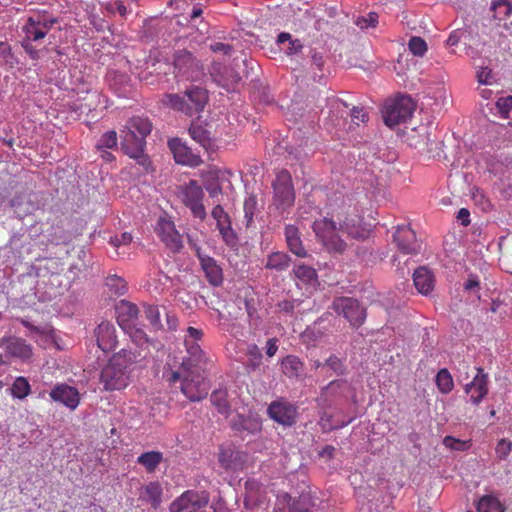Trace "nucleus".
<instances>
[{
    "instance_id": "4468645a",
    "label": "nucleus",
    "mask_w": 512,
    "mask_h": 512,
    "mask_svg": "<svg viewBox=\"0 0 512 512\" xmlns=\"http://www.w3.org/2000/svg\"><path fill=\"white\" fill-rule=\"evenodd\" d=\"M268 415L281 425L291 426L296 422L297 407L286 400H276L268 406Z\"/></svg>"
},
{
    "instance_id": "bf43d9fd",
    "label": "nucleus",
    "mask_w": 512,
    "mask_h": 512,
    "mask_svg": "<svg viewBox=\"0 0 512 512\" xmlns=\"http://www.w3.org/2000/svg\"><path fill=\"white\" fill-rule=\"evenodd\" d=\"M12 56L11 45L9 42L0 41V57L3 58L6 62H9V58Z\"/></svg>"
},
{
    "instance_id": "393cba45",
    "label": "nucleus",
    "mask_w": 512,
    "mask_h": 512,
    "mask_svg": "<svg viewBox=\"0 0 512 512\" xmlns=\"http://www.w3.org/2000/svg\"><path fill=\"white\" fill-rule=\"evenodd\" d=\"M5 349L11 356L22 360H28L33 355L32 346L24 339L18 337L8 338L6 340Z\"/></svg>"
},
{
    "instance_id": "4be33fe9",
    "label": "nucleus",
    "mask_w": 512,
    "mask_h": 512,
    "mask_svg": "<svg viewBox=\"0 0 512 512\" xmlns=\"http://www.w3.org/2000/svg\"><path fill=\"white\" fill-rule=\"evenodd\" d=\"M95 336L97 345L102 351L109 352L115 349L117 336L116 328L113 323L102 321L95 329Z\"/></svg>"
},
{
    "instance_id": "f03ea898",
    "label": "nucleus",
    "mask_w": 512,
    "mask_h": 512,
    "mask_svg": "<svg viewBox=\"0 0 512 512\" xmlns=\"http://www.w3.org/2000/svg\"><path fill=\"white\" fill-rule=\"evenodd\" d=\"M143 357L140 351H133L131 348L121 349L114 354L100 374V381L104 389L114 391L125 388L128 385L133 365Z\"/></svg>"
},
{
    "instance_id": "69168bd1",
    "label": "nucleus",
    "mask_w": 512,
    "mask_h": 512,
    "mask_svg": "<svg viewBox=\"0 0 512 512\" xmlns=\"http://www.w3.org/2000/svg\"><path fill=\"white\" fill-rule=\"evenodd\" d=\"M497 106L502 111H510L512 109V95L504 98H500L497 102Z\"/></svg>"
},
{
    "instance_id": "49530a36",
    "label": "nucleus",
    "mask_w": 512,
    "mask_h": 512,
    "mask_svg": "<svg viewBox=\"0 0 512 512\" xmlns=\"http://www.w3.org/2000/svg\"><path fill=\"white\" fill-rule=\"evenodd\" d=\"M325 365L328 366L334 373L338 376L344 375L346 372V367L344 362L337 357L336 355H331L325 362Z\"/></svg>"
},
{
    "instance_id": "f257e3e1",
    "label": "nucleus",
    "mask_w": 512,
    "mask_h": 512,
    "mask_svg": "<svg viewBox=\"0 0 512 512\" xmlns=\"http://www.w3.org/2000/svg\"><path fill=\"white\" fill-rule=\"evenodd\" d=\"M333 218L335 219L325 217L315 220L312 226L317 239L327 250L341 253L346 249V243L339 236V232L357 240L368 237L369 231L363 226L356 209L350 205L335 211Z\"/></svg>"
},
{
    "instance_id": "e433bc0d",
    "label": "nucleus",
    "mask_w": 512,
    "mask_h": 512,
    "mask_svg": "<svg viewBox=\"0 0 512 512\" xmlns=\"http://www.w3.org/2000/svg\"><path fill=\"white\" fill-rule=\"evenodd\" d=\"M295 277L304 284L314 285L317 283L318 276L316 270L312 266L297 265L294 268Z\"/></svg>"
},
{
    "instance_id": "4c0bfd02",
    "label": "nucleus",
    "mask_w": 512,
    "mask_h": 512,
    "mask_svg": "<svg viewBox=\"0 0 512 512\" xmlns=\"http://www.w3.org/2000/svg\"><path fill=\"white\" fill-rule=\"evenodd\" d=\"M291 258L284 252H273L268 256L265 267L267 269H274L283 271L290 265Z\"/></svg>"
},
{
    "instance_id": "bb28decb",
    "label": "nucleus",
    "mask_w": 512,
    "mask_h": 512,
    "mask_svg": "<svg viewBox=\"0 0 512 512\" xmlns=\"http://www.w3.org/2000/svg\"><path fill=\"white\" fill-rule=\"evenodd\" d=\"M413 282L417 291L423 295H428L434 289V276L426 267L414 271Z\"/></svg>"
},
{
    "instance_id": "de8ad7c7",
    "label": "nucleus",
    "mask_w": 512,
    "mask_h": 512,
    "mask_svg": "<svg viewBox=\"0 0 512 512\" xmlns=\"http://www.w3.org/2000/svg\"><path fill=\"white\" fill-rule=\"evenodd\" d=\"M185 346L187 348V352L190 354V357L187 359L195 360L196 363L201 365L202 350L200 349V346L196 342L190 341L189 339H185Z\"/></svg>"
},
{
    "instance_id": "72a5a7b5",
    "label": "nucleus",
    "mask_w": 512,
    "mask_h": 512,
    "mask_svg": "<svg viewBox=\"0 0 512 512\" xmlns=\"http://www.w3.org/2000/svg\"><path fill=\"white\" fill-rule=\"evenodd\" d=\"M189 135L195 142L199 143L206 150L212 146L210 131L200 124H191L189 128Z\"/></svg>"
},
{
    "instance_id": "8fccbe9b",
    "label": "nucleus",
    "mask_w": 512,
    "mask_h": 512,
    "mask_svg": "<svg viewBox=\"0 0 512 512\" xmlns=\"http://www.w3.org/2000/svg\"><path fill=\"white\" fill-rule=\"evenodd\" d=\"M512 450V442L508 439H500L497 443L495 453L500 460L505 459Z\"/></svg>"
},
{
    "instance_id": "1a4fd4ad",
    "label": "nucleus",
    "mask_w": 512,
    "mask_h": 512,
    "mask_svg": "<svg viewBox=\"0 0 512 512\" xmlns=\"http://www.w3.org/2000/svg\"><path fill=\"white\" fill-rule=\"evenodd\" d=\"M174 70L176 76L195 81L203 75V64L190 51L179 50L174 55Z\"/></svg>"
},
{
    "instance_id": "f3484780",
    "label": "nucleus",
    "mask_w": 512,
    "mask_h": 512,
    "mask_svg": "<svg viewBox=\"0 0 512 512\" xmlns=\"http://www.w3.org/2000/svg\"><path fill=\"white\" fill-rule=\"evenodd\" d=\"M211 215L215 219L219 233L221 234L225 243L229 246L236 245L237 234L232 228L231 218L229 214L224 210V208L220 204H217L212 209Z\"/></svg>"
},
{
    "instance_id": "0e129e2a",
    "label": "nucleus",
    "mask_w": 512,
    "mask_h": 512,
    "mask_svg": "<svg viewBox=\"0 0 512 512\" xmlns=\"http://www.w3.org/2000/svg\"><path fill=\"white\" fill-rule=\"evenodd\" d=\"M457 219L463 226H468L470 224V212L466 208H461L457 213Z\"/></svg>"
},
{
    "instance_id": "603ef678",
    "label": "nucleus",
    "mask_w": 512,
    "mask_h": 512,
    "mask_svg": "<svg viewBox=\"0 0 512 512\" xmlns=\"http://www.w3.org/2000/svg\"><path fill=\"white\" fill-rule=\"evenodd\" d=\"M377 23L378 15L374 12L369 13L367 17H362L357 21V25H359L361 28L375 27Z\"/></svg>"
},
{
    "instance_id": "2f4dec72",
    "label": "nucleus",
    "mask_w": 512,
    "mask_h": 512,
    "mask_svg": "<svg viewBox=\"0 0 512 512\" xmlns=\"http://www.w3.org/2000/svg\"><path fill=\"white\" fill-rule=\"evenodd\" d=\"M117 313V318L121 325L135 320L138 317L139 309L135 304L123 300L117 306Z\"/></svg>"
},
{
    "instance_id": "79ce46f5",
    "label": "nucleus",
    "mask_w": 512,
    "mask_h": 512,
    "mask_svg": "<svg viewBox=\"0 0 512 512\" xmlns=\"http://www.w3.org/2000/svg\"><path fill=\"white\" fill-rule=\"evenodd\" d=\"M210 400L220 413L225 414L228 412L229 403L227 400V392L226 391H224V390L213 391L210 396Z\"/></svg>"
},
{
    "instance_id": "09e8293b",
    "label": "nucleus",
    "mask_w": 512,
    "mask_h": 512,
    "mask_svg": "<svg viewBox=\"0 0 512 512\" xmlns=\"http://www.w3.org/2000/svg\"><path fill=\"white\" fill-rule=\"evenodd\" d=\"M443 444L447 448L452 449V450H457V451H465L470 446L467 441H462V440L456 439L452 436H446L443 439Z\"/></svg>"
},
{
    "instance_id": "5fc2aeb1",
    "label": "nucleus",
    "mask_w": 512,
    "mask_h": 512,
    "mask_svg": "<svg viewBox=\"0 0 512 512\" xmlns=\"http://www.w3.org/2000/svg\"><path fill=\"white\" fill-rule=\"evenodd\" d=\"M133 240L132 235L129 232H124L121 234L120 237L116 236L114 238H111V244H113L116 247H119L120 245H127L130 244Z\"/></svg>"
},
{
    "instance_id": "37998d69",
    "label": "nucleus",
    "mask_w": 512,
    "mask_h": 512,
    "mask_svg": "<svg viewBox=\"0 0 512 512\" xmlns=\"http://www.w3.org/2000/svg\"><path fill=\"white\" fill-rule=\"evenodd\" d=\"M106 286L110 291L117 295H123L127 291V284L125 280L119 276H108L105 281Z\"/></svg>"
},
{
    "instance_id": "ddd939ff",
    "label": "nucleus",
    "mask_w": 512,
    "mask_h": 512,
    "mask_svg": "<svg viewBox=\"0 0 512 512\" xmlns=\"http://www.w3.org/2000/svg\"><path fill=\"white\" fill-rule=\"evenodd\" d=\"M244 505L249 512H266L269 501L265 489L255 481L245 484Z\"/></svg>"
},
{
    "instance_id": "39448f33",
    "label": "nucleus",
    "mask_w": 512,
    "mask_h": 512,
    "mask_svg": "<svg viewBox=\"0 0 512 512\" xmlns=\"http://www.w3.org/2000/svg\"><path fill=\"white\" fill-rule=\"evenodd\" d=\"M208 100V91L205 88L192 85L184 91L183 95H164L162 103L175 111L193 116L204 110Z\"/></svg>"
},
{
    "instance_id": "20e7f679",
    "label": "nucleus",
    "mask_w": 512,
    "mask_h": 512,
    "mask_svg": "<svg viewBox=\"0 0 512 512\" xmlns=\"http://www.w3.org/2000/svg\"><path fill=\"white\" fill-rule=\"evenodd\" d=\"M181 380V391L191 401H200L208 395L204 368L192 359H183L179 371H171L167 381L174 384Z\"/></svg>"
},
{
    "instance_id": "0eeeda50",
    "label": "nucleus",
    "mask_w": 512,
    "mask_h": 512,
    "mask_svg": "<svg viewBox=\"0 0 512 512\" xmlns=\"http://www.w3.org/2000/svg\"><path fill=\"white\" fill-rule=\"evenodd\" d=\"M415 110V103L410 96L400 95L386 102L383 110L384 122L394 127L411 118Z\"/></svg>"
},
{
    "instance_id": "13d9d810",
    "label": "nucleus",
    "mask_w": 512,
    "mask_h": 512,
    "mask_svg": "<svg viewBox=\"0 0 512 512\" xmlns=\"http://www.w3.org/2000/svg\"><path fill=\"white\" fill-rule=\"evenodd\" d=\"M477 78H478V81L479 83L481 84H491L492 81V70L489 69L488 67H484L482 68L478 73H477Z\"/></svg>"
},
{
    "instance_id": "aec40b11",
    "label": "nucleus",
    "mask_w": 512,
    "mask_h": 512,
    "mask_svg": "<svg viewBox=\"0 0 512 512\" xmlns=\"http://www.w3.org/2000/svg\"><path fill=\"white\" fill-rule=\"evenodd\" d=\"M168 146L174 155V159L178 164L197 167L202 163L199 155L194 154L192 150L179 138L169 140Z\"/></svg>"
},
{
    "instance_id": "473e14b6",
    "label": "nucleus",
    "mask_w": 512,
    "mask_h": 512,
    "mask_svg": "<svg viewBox=\"0 0 512 512\" xmlns=\"http://www.w3.org/2000/svg\"><path fill=\"white\" fill-rule=\"evenodd\" d=\"M246 356H247V362L245 363V368L247 372H255L262 364V352L260 348L254 344L251 343L247 346L246 349Z\"/></svg>"
},
{
    "instance_id": "680f3d73",
    "label": "nucleus",
    "mask_w": 512,
    "mask_h": 512,
    "mask_svg": "<svg viewBox=\"0 0 512 512\" xmlns=\"http://www.w3.org/2000/svg\"><path fill=\"white\" fill-rule=\"evenodd\" d=\"M303 48V45L300 40L293 39L287 46L286 52L288 55H293L299 53Z\"/></svg>"
},
{
    "instance_id": "3c124183",
    "label": "nucleus",
    "mask_w": 512,
    "mask_h": 512,
    "mask_svg": "<svg viewBox=\"0 0 512 512\" xmlns=\"http://www.w3.org/2000/svg\"><path fill=\"white\" fill-rule=\"evenodd\" d=\"M144 312L151 325L156 326L160 323V313L157 306L147 305L145 306Z\"/></svg>"
},
{
    "instance_id": "423d86ee",
    "label": "nucleus",
    "mask_w": 512,
    "mask_h": 512,
    "mask_svg": "<svg viewBox=\"0 0 512 512\" xmlns=\"http://www.w3.org/2000/svg\"><path fill=\"white\" fill-rule=\"evenodd\" d=\"M273 202L272 205L280 215L289 213L295 203V190L290 173L287 170H281L276 174L272 183Z\"/></svg>"
},
{
    "instance_id": "a18cd8bd",
    "label": "nucleus",
    "mask_w": 512,
    "mask_h": 512,
    "mask_svg": "<svg viewBox=\"0 0 512 512\" xmlns=\"http://www.w3.org/2000/svg\"><path fill=\"white\" fill-rule=\"evenodd\" d=\"M408 47L410 52L415 56H423L427 51V44L424 39L418 36L410 38Z\"/></svg>"
},
{
    "instance_id": "052dcab7",
    "label": "nucleus",
    "mask_w": 512,
    "mask_h": 512,
    "mask_svg": "<svg viewBox=\"0 0 512 512\" xmlns=\"http://www.w3.org/2000/svg\"><path fill=\"white\" fill-rule=\"evenodd\" d=\"M203 336V331L201 329L189 326L187 328V335L185 339H189L190 341L196 342L200 340Z\"/></svg>"
},
{
    "instance_id": "9d476101",
    "label": "nucleus",
    "mask_w": 512,
    "mask_h": 512,
    "mask_svg": "<svg viewBox=\"0 0 512 512\" xmlns=\"http://www.w3.org/2000/svg\"><path fill=\"white\" fill-rule=\"evenodd\" d=\"M331 308L338 315H342L353 328H359L366 319V309L358 300L351 297L335 298Z\"/></svg>"
},
{
    "instance_id": "412c9836",
    "label": "nucleus",
    "mask_w": 512,
    "mask_h": 512,
    "mask_svg": "<svg viewBox=\"0 0 512 512\" xmlns=\"http://www.w3.org/2000/svg\"><path fill=\"white\" fill-rule=\"evenodd\" d=\"M393 238L398 249L404 254H416L420 249L415 232L408 226H398Z\"/></svg>"
},
{
    "instance_id": "c756f323",
    "label": "nucleus",
    "mask_w": 512,
    "mask_h": 512,
    "mask_svg": "<svg viewBox=\"0 0 512 512\" xmlns=\"http://www.w3.org/2000/svg\"><path fill=\"white\" fill-rule=\"evenodd\" d=\"M244 224L246 228L254 227V217L260 213L256 195L251 194L245 198L243 203Z\"/></svg>"
},
{
    "instance_id": "b1692460",
    "label": "nucleus",
    "mask_w": 512,
    "mask_h": 512,
    "mask_svg": "<svg viewBox=\"0 0 512 512\" xmlns=\"http://www.w3.org/2000/svg\"><path fill=\"white\" fill-rule=\"evenodd\" d=\"M218 462L224 470L235 472L243 469L245 455L231 448L221 447L218 453Z\"/></svg>"
},
{
    "instance_id": "338daca9",
    "label": "nucleus",
    "mask_w": 512,
    "mask_h": 512,
    "mask_svg": "<svg viewBox=\"0 0 512 512\" xmlns=\"http://www.w3.org/2000/svg\"><path fill=\"white\" fill-rule=\"evenodd\" d=\"M133 341L135 342V344L142 347L144 344L148 343V338L143 331L137 330L135 332V335L133 336Z\"/></svg>"
},
{
    "instance_id": "58836bf2",
    "label": "nucleus",
    "mask_w": 512,
    "mask_h": 512,
    "mask_svg": "<svg viewBox=\"0 0 512 512\" xmlns=\"http://www.w3.org/2000/svg\"><path fill=\"white\" fill-rule=\"evenodd\" d=\"M437 388L443 394L450 393L454 388L453 378L450 372L446 369H440L435 379Z\"/></svg>"
},
{
    "instance_id": "4d7b16f0",
    "label": "nucleus",
    "mask_w": 512,
    "mask_h": 512,
    "mask_svg": "<svg viewBox=\"0 0 512 512\" xmlns=\"http://www.w3.org/2000/svg\"><path fill=\"white\" fill-rule=\"evenodd\" d=\"M210 49L215 53H222L228 55L232 51V46L222 42H214L210 45Z\"/></svg>"
},
{
    "instance_id": "2eb2a0df",
    "label": "nucleus",
    "mask_w": 512,
    "mask_h": 512,
    "mask_svg": "<svg viewBox=\"0 0 512 512\" xmlns=\"http://www.w3.org/2000/svg\"><path fill=\"white\" fill-rule=\"evenodd\" d=\"M156 232L161 241L172 252H179L183 247L181 234L176 230L172 221L161 218L157 223Z\"/></svg>"
},
{
    "instance_id": "c9c22d12",
    "label": "nucleus",
    "mask_w": 512,
    "mask_h": 512,
    "mask_svg": "<svg viewBox=\"0 0 512 512\" xmlns=\"http://www.w3.org/2000/svg\"><path fill=\"white\" fill-rule=\"evenodd\" d=\"M477 512H504L503 504L492 495H484L477 503Z\"/></svg>"
},
{
    "instance_id": "6e6d98bb",
    "label": "nucleus",
    "mask_w": 512,
    "mask_h": 512,
    "mask_svg": "<svg viewBox=\"0 0 512 512\" xmlns=\"http://www.w3.org/2000/svg\"><path fill=\"white\" fill-rule=\"evenodd\" d=\"M22 47L32 60L39 59V51L31 44V40H22Z\"/></svg>"
},
{
    "instance_id": "6ab92c4d",
    "label": "nucleus",
    "mask_w": 512,
    "mask_h": 512,
    "mask_svg": "<svg viewBox=\"0 0 512 512\" xmlns=\"http://www.w3.org/2000/svg\"><path fill=\"white\" fill-rule=\"evenodd\" d=\"M196 256L209 284L214 287L220 286L223 283V271L217 264V261L209 255L202 253L199 247L196 248Z\"/></svg>"
},
{
    "instance_id": "f8f14e48",
    "label": "nucleus",
    "mask_w": 512,
    "mask_h": 512,
    "mask_svg": "<svg viewBox=\"0 0 512 512\" xmlns=\"http://www.w3.org/2000/svg\"><path fill=\"white\" fill-rule=\"evenodd\" d=\"M209 495L202 491L186 490L169 506L170 512H198L207 506Z\"/></svg>"
},
{
    "instance_id": "a878e982",
    "label": "nucleus",
    "mask_w": 512,
    "mask_h": 512,
    "mask_svg": "<svg viewBox=\"0 0 512 512\" xmlns=\"http://www.w3.org/2000/svg\"><path fill=\"white\" fill-rule=\"evenodd\" d=\"M163 488L158 481H152L144 485L139 494V499L150 503L153 508H158L162 502Z\"/></svg>"
},
{
    "instance_id": "dca6fc26",
    "label": "nucleus",
    "mask_w": 512,
    "mask_h": 512,
    "mask_svg": "<svg viewBox=\"0 0 512 512\" xmlns=\"http://www.w3.org/2000/svg\"><path fill=\"white\" fill-rule=\"evenodd\" d=\"M477 374L473 380L464 387L466 394L470 396V401L474 405H479L488 394V374L484 369L477 367Z\"/></svg>"
},
{
    "instance_id": "f704fd0d",
    "label": "nucleus",
    "mask_w": 512,
    "mask_h": 512,
    "mask_svg": "<svg viewBox=\"0 0 512 512\" xmlns=\"http://www.w3.org/2000/svg\"><path fill=\"white\" fill-rule=\"evenodd\" d=\"M291 496L284 493L277 497V503L274 512H311L309 509L302 507V502L298 501L293 508L290 507Z\"/></svg>"
},
{
    "instance_id": "7c9ffc66",
    "label": "nucleus",
    "mask_w": 512,
    "mask_h": 512,
    "mask_svg": "<svg viewBox=\"0 0 512 512\" xmlns=\"http://www.w3.org/2000/svg\"><path fill=\"white\" fill-rule=\"evenodd\" d=\"M163 461V453L160 451H148L137 458V463L142 465L148 473H153Z\"/></svg>"
},
{
    "instance_id": "774afa93",
    "label": "nucleus",
    "mask_w": 512,
    "mask_h": 512,
    "mask_svg": "<svg viewBox=\"0 0 512 512\" xmlns=\"http://www.w3.org/2000/svg\"><path fill=\"white\" fill-rule=\"evenodd\" d=\"M478 287H479V280L477 279L476 276L470 275L468 280L464 284V289L470 291V290H473Z\"/></svg>"
},
{
    "instance_id": "7ed1b4c3",
    "label": "nucleus",
    "mask_w": 512,
    "mask_h": 512,
    "mask_svg": "<svg viewBox=\"0 0 512 512\" xmlns=\"http://www.w3.org/2000/svg\"><path fill=\"white\" fill-rule=\"evenodd\" d=\"M152 128V122L147 117L133 116L120 130L122 150L129 157L137 159L141 165L148 162L144 150L146 137L151 133Z\"/></svg>"
},
{
    "instance_id": "864d4df0",
    "label": "nucleus",
    "mask_w": 512,
    "mask_h": 512,
    "mask_svg": "<svg viewBox=\"0 0 512 512\" xmlns=\"http://www.w3.org/2000/svg\"><path fill=\"white\" fill-rule=\"evenodd\" d=\"M351 117L356 124H359V122L364 123L368 120V114L364 111L363 108L360 107L352 108Z\"/></svg>"
},
{
    "instance_id": "a19ab883",
    "label": "nucleus",
    "mask_w": 512,
    "mask_h": 512,
    "mask_svg": "<svg viewBox=\"0 0 512 512\" xmlns=\"http://www.w3.org/2000/svg\"><path fill=\"white\" fill-rule=\"evenodd\" d=\"M31 392V386L25 377H17L11 387V394L18 399H24Z\"/></svg>"
},
{
    "instance_id": "ea45409f",
    "label": "nucleus",
    "mask_w": 512,
    "mask_h": 512,
    "mask_svg": "<svg viewBox=\"0 0 512 512\" xmlns=\"http://www.w3.org/2000/svg\"><path fill=\"white\" fill-rule=\"evenodd\" d=\"M491 9L494 11V18L499 21H505L512 15V4L507 0L493 2Z\"/></svg>"
},
{
    "instance_id": "5701e85b",
    "label": "nucleus",
    "mask_w": 512,
    "mask_h": 512,
    "mask_svg": "<svg viewBox=\"0 0 512 512\" xmlns=\"http://www.w3.org/2000/svg\"><path fill=\"white\" fill-rule=\"evenodd\" d=\"M103 96L98 91H88L87 94L78 98L70 105V109L77 113L78 116L86 114L89 115L103 104Z\"/></svg>"
},
{
    "instance_id": "cd10ccee",
    "label": "nucleus",
    "mask_w": 512,
    "mask_h": 512,
    "mask_svg": "<svg viewBox=\"0 0 512 512\" xmlns=\"http://www.w3.org/2000/svg\"><path fill=\"white\" fill-rule=\"evenodd\" d=\"M284 233L289 250L298 257H306L307 252L303 247L299 229L294 225H287Z\"/></svg>"
},
{
    "instance_id": "e2e57ef3",
    "label": "nucleus",
    "mask_w": 512,
    "mask_h": 512,
    "mask_svg": "<svg viewBox=\"0 0 512 512\" xmlns=\"http://www.w3.org/2000/svg\"><path fill=\"white\" fill-rule=\"evenodd\" d=\"M278 340L276 338L268 339L266 343V354L268 357H273L278 351Z\"/></svg>"
},
{
    "instance_id": "a211bd4d",
    "label": "nucleus",
    "mask_w": 512,
    "mask_h": 512,
    "mask_svg": "<svg viewBox=\"0 0 512 512\" xmlns=\"http://www.w3.org/2000/svg\"><path fill=\"white\" fill-rule=\"evenodd\" d=\"M49 396L54 402L61 403L71 410H75L80 403L79 391L65 383L56 384Z\"/></svg>"
},
{
    "instance_id": "6e6552de",
    "label": "nucleus",
    "mask_w": 512,
    "mask_h": 512,
    "mask_svg": "<svg viewBox=\"0 0 512 512\" xmlns=\"http://www.w3.org/2000/svg\"><path fill=\"white\" fill-rule=\"evenodd\" d=\"M178 196L195 218L200 220L206 218L207 213L203 205L204 191L196 180H190L188 183L181 185Z\"/></svg>"
},
{
    "instance_id": "9b49d317",
    "label": "nucleus",
    "mask_w": 512,
    "mask_h": 512,
    "mask_svg": "<svg viewBox=\"0 0 512 512\" xmlns=\"http://www.w3.org/2000/svg\"><path fill=\"white\" fill-rule=\"evenodd\" d=\"M56 22V18L47 12L33 13L23 27L24 39L38 41L44 38Z\"/></svg>"
},
{
    "instance_id": "c03bdc74",
    "label": "nucleus",
    "mask_w": 512,
    "mask_h": 512,
    "mask_svg": "<svg viewBox=\"0 0 512 512\" xmlns=\"http://www.w3.org/2000/svg\"><path fill=\"white\" fill-rule=\"evenodd\" d=\"M118 138L114 130L104 133L98 141L97 149H112L117 146Z\"/></svg>"
},
{
    "instance_id": "c85d7f7f",
    "label": "nucleus",
    "mask_w": 512,
    "mask_h": 512,
    "mask_svg": "<svg viewBox=\"0 0 512 512\" xmlns=\"http://www.w3.org/2000/svg\"><path fill=\"white\" fill-rule=\"evenodd\" d=\"M303 362L294 355H288L282 359L281 368L282 372L288 378H297L303 372Z\"/></svg>"
}]
</instances>
